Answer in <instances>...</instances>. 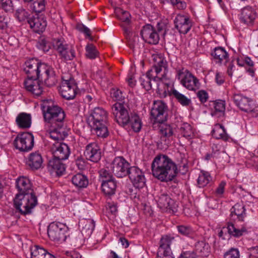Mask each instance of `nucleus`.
Here are the masks:
<instances>
[{
    "mask_svg": "<svg viewBox=\"0 0 258 258\" xmlns=\"http://www.w3.org/2000/svg\"><path fill=\"white\" fill-rule=\"evenodd\" d=\"M227 229L228 233L234 237L238 238L247 233V230L244 224L238 226L236 222L233 223L228 222L227 224Z\"/></svg>",
    "mask_w": 258,
    "mask_h": 258,
    "instance_id": "24",
    "label": "nucleus"
},
{
    "mask_svg": "<svg viewBox=\"0 0 258 258\" xmlns=\"http://www.w3.org/2000/svg\"><path fill=\"white\" fill-rule=\"evenodd\" d=\"M15 148L21 151H28L34 146V137L31 133H23L18 135L14 141Z\"/></svg>",
    "mask_w": 258,
    "mask_h": 258,
    "instance_id": "11",
    "label": "nucleus"
},
{
    "mask_svg": "<svg viewBox=\"0 0 258 258\" xmlns=\"http://www.w3.org/2000/svg\"><path fill=\"white\" fill-rule=\"evenodd\" d=\"M88 122L98 137L105 138L108 136V114L103 108L95 107L88 118Z\"/></svg>",
    "mask_w": 258,
    "mask_h": 258,
    "instance_id": "4",
    "label": "nucleus"
},
{
    "mask_svg": "<svg viewBox=\"0 0 258 258\" xmlns=\"http://www.w3.org/2000/svg\"><path fill=\"white\" fill-rule=\"evenodd\" d=\"M117 183L115 179L103 181L101 182L102 192L107 196H112L115 192Z\"/></svg>",
    "mask_w": 258,
    "mask_h": 258,
    "instance_id": "35",
    "label": "nucleus"
},
{
    "mask_svg": "<svg viewBox=\"0 0 258 258\" xmlns=\"http://www.w3.org/2000/svg\"><path fill=\"white\" fill-rule=\"evenodd\" d=\"M42 108L44 128L49 132L50 138L55 140H63L68 136L63 124L66 117L64 111L54 104H44Z\"/></svg>",
    "mask_w": 258,
    "mask_h": 258,
    "instance_id": "1",
    "label": "nucleus"
},
{
    "mask_svg": "<svg viewBox=\"0 0 258 258\" xmlns=\"http://www.w3.org/2000/svg\"><path fill=\"white\" fill-rule=\"evenodd\" d=\"M76 165L80 170L84 169L86 166L85 161L82 158H78L76 160Z\"/></svg>",
    "mask_w": 258,
    "mask_h": 258,
    "instance_id": "61",
    "label": "nucleus"
},
{
    "mask_svg": "<svg viewBox=\"0 0 258 258\" xmlns=\"http://www.w3.org/2000/svg\"><path fill=\"white\" fill-rule=\"evenodd\" d=\"M42 72L41 73L38 80L43 82L44 85L47 87H51L55 85L56 82V78L53 68L47 64L45 67L42 68Z\"/></svg>",
    "mask_w": 258,
    "mask_h": 258,
    "instance_id": "19",
    "label": "nucleus"
},
{
    "mask_svg": "<svg viewBox=\"0 0 258 258\" xmlns=\"http://www.w3.org/2000/svg\"><path fill=\"white\" fill-rule=\"evenodd\" d=\"M46 63H41L38 59H30L26 61L24 70L27 75V79L38 78L42 72V68L45 67Z\"/></svg>",
    "mask_w": 258,
    "mask_h": 258,
    "instance_id": "12",
    "label": "nucleus"
},
{
    "mask_svg": "<svg viewBox=\"0 0 258 258\" xmlns=\"http://www.w3.org/2000/svg\"><path fill=\"white\" fill-rule=\"evenodd\" d=\"M156 200L158 207L161 209H169L173 212L176 210V204L174 201L165 192L157 195Z\"/></svg>",
    "mask_w": 258,
    "mask_h": 258,
    "instance_id": "21",
    "label": "nucleus"
},
{
    "mask_svg": "<svg viewBox=\"0 0 258 258\" xmlns=\"http://www.w3.org/2000/svg\"><path fill=\"white\" fill-rule=\"evenodd\" d=\"M31 258H55L44 248L34 245L30 248Z\"/></svg>",
    "mask_w": 258,
    "mask_h": 258,
    "instance_id": "33",
    "label": "nucleus"
},
{
    "mask_svg": "<svg viewBox=\"0 0 258 258\" xmlns=\"http://www.w3.org/2000/svg\"><path fill=\"white\" fill-rule=\"evenodd\" d=\"M99 52L92 43H88L85 47V56L90 59H94L99 56Z\"/></svg>",
    "mask_w": 258,
    "mask_h": 258,
    "instance_id": "43",
    "label": "nucleus"
},
{
    "mask_svg": "<svg viewBox=\"0 0 258 258\" xmlns=\"http://www.w3.org/2000/svg\"><path fill=\"white\" fill-rule=\"evenodd\" d=\"M61 96L67 99H73L77 93V85L74 80L71 78L69 80L63 79L59 88Z\"/></svg>",
    "mask_w": 258,
    "mask_h": 258,
    "instance_id": "15",
    "label": "nucleus"
},
{
    "mask_svg": "<svg viewBox=\"0 0 258 258\" xmlns=\"http://www.w3.org/2000/svg\"><path fill=\"white\" fill-rule=\"evenodd\" d=\"M233 99L236 105L242 111L249 112L253 110L254 104L251 98L237 93L233 94Z\"/></svg>",
    "mask_w": 258,
    "mask_h": 258,
    "instance_id": "16",
    "label": "nucleus"
},
{
    "mask_svg": "<svg viewBox=\"0 0 258 258\" xmlns=\"http://www.w3.org/2000/svg\"><path fill=\"white\" fill-rule=\"evenodd\" d=\"M157 30L159 32L164 31L166 32L169 30L167 29V26L166 24L162 21L159 22L157 24Z\"/></svg>",
    "mask_w": 258,
    "mask_h": 258,
    "instance_id": "60",
    "label": "nucleus"
},
{
    "mask_svg": "<svg viewBox=\"0 0 258 258\" xmlns=\"http://www.w3.org/2000/svg\"><path fill=\"white\" fill-rule=\"evenodd\" d=\"M175 26L179 32H188L191 27L188 18L177 16L174 20Z\"/></svg>",
    "mask_w": 258,
    "mask_h": 258,
    "instance_id": "29",
    "label": "nucleus"
},
{
    "mask_svg": "<svg viewBox=\"0 0 258 258\" xmlns=\"http://www.w3.org/2000/svg\"><path fill=\"white\" fill-rule=\"evenodd\" d=\"M37 204V199L34 194H17L14 199L15 208L24 215L30 214Z\"/></svg>",
    "mask_w": 258,
    "mask_h": 258,
    "instance_id": "5",
    "label": "nucleus"
},
{
    "mask_svg": "<svg viewBox=\"0 0 258 258\" xmlns=\"http://www.w3.org/2000/svg\"><path fill=\"white\" fill-rule=\"evenodd\" d=\"M212 55L217 63L226 62L228 58V53L224 48L220 47L215 48Z\"/></svg>",
    "mask_w": 258,
    "mask_h": 258,
    "instance_id": "38",
    "label": "nucleus"
},
{
    "mask_svg": "<svg viewBox=\"0 0 258 258\" xmlns=\"http://www.w3.org/2000/svg\"><path fill=\"white\" fill-rule=\"evenodd\" d=\"M130 167V163L121 156L115 157L110 165L112 172L118 178L127 175Z\"/></svg>",
    "mask_w": 258,
    "mask_h": 258,
    "instance_id": "9",
    "label": "nucleus"
},
{
    "mask_svg": "<svg viewBox=\"0 0 258 258\" xmlns=\"http://www.w3.org/2000/svg\"><path fill=\"white\" fill-rule=\"evenodd\" d=\"M176 244V240L172 236H163L160 241L157 252L158 258H174L172 255L170 246Z\"/></svg>",
    "mask_w": 258,
    "mask_h": 258,
    "instance_id": "10",
    "label": "nucleus"
},
{
    "mask_svg": "<svg viewBox=\"0 0 258 258\" xmlns=\"http://www.w3.org/2000/svg\"><path fill=\"white\" fill-rule=\"evenodd\" d=\"M16 15L19 21H23L25 20L28 21L29 19H31L28 18L29 13L23 8H20L17 10Z\"/></svg>",
    "mask_w": 258,
    "mask_h": 258,
    "instance_id": "50",
    "label": "nucleus"
},
{
    "mask_svg": "<svg viewBox=\"0 0 258 258\" xmlns=\"http://www.w3.org/2000/svg\"><path fill=\"white\" fill-rule=\"evenodd\" d=\"M63 160L52 158L49 160L48 168L52 172H55L58 175H61L66 170V166L61 162Z\"/></svg>",
    "mask_w": 258,
    "mask_h": 258,
    "instance_id": "28",
    "label": "nucleus"
},
{
    "mask_svg": "<svg viewBox=\"0 0 258 258\" xmlns=\"http://www.w3.org/2000/svg\"><path fill=\"white\" fill-rule=\"evenodd\" d=\"M215 111L223 113L225 110V102L223 100H218L214 103Z\"/></svg>",
    "mask_w": 258,
    "mask_h": 258,
    "instance_id": "54",
    "label": "nucleus"
},
{
    "mask_svg": "<svg viewBox=\"0 0 258 258\" xmlns=\"http://www.w3.org/2000/svg\"><path fill=\"white\" fill-rule=\"evenodd\" d=\"M16 186L19 191L18 194H34L31 182L26 177H21L16 181Z\"/></svg>",
    "mask_w": 258,
    "mask_h": 258,
    "instance_id": "23",
    "label": "nucleus"
},
{
    "mask_svg": "<svg viewBox=\"0 0 258 258\" xmlns=\"http://www.w3.org/2000/svg\"><path fill=\"white\" fill-rule=\"evenodd\" d=\"M43 160L41 154L38 152L30 154L27 161V165L33 169H38L41 167Z\"/></svg>",
    "mask_w": 258,
    "mask_h": 258,
    "instance_id": "32",
    "label": "nucleus"
},
{
    "mask_svg": "<svg viewBox=\"0 0 258 258\" xmlns=\"http://www.w3.org/2000/svg\"><path fill=\"white\" fill-rule=\"evenodd\" d=\"M212 181L210 174L206 171H202L197 179V185L199 187H204Z\"/></svg>",
    "mask_w": 258,
    "mask_h": 258,
    "instance_id": "42",
    "label": "nucleus"
},
{
    "mask_svg": "<svg viewBox=\"0 0 258 258\" xmlns=\"http://www.w3.org/2000/svg\"><path fill=\"white\" fill-rule=\"evenodd\" d=\"M28 23L30 27L34 29V32H43L47 25L46 21L38 17L29 19Z\"/></svg>",
    "mask_w": 258,
    "mask_h": 258,
    "instance_id": "31",
    "label": "nucleus"
},
{
    "mask_svg": "<svg viewBox=\"0 0 258 258\" xmlns=\"http://www.w3.org/2000/svg\"><path fill=\"white\" fill-rule=\"evenodd\" d=\"M69 228L66 224L53 222L51 223L47 229L49 237L54 241H64L67 237L66 234L68 232Z\"/></svg>",
    "mask_w": 258,
    "mask_h": 258,
    "instance_id": "7",
    "label": "nucleus"
},
{
    "mask_svg": "<svg viewBox=\"0 0 258 258\" xmlns=\"http://www.w3.org/2000/svg\"><path fill=\"white\" fill-rule=\"evenodd\" d=\"M197 97L201 102H206L208 99V94L205 90H200L197 93Z\"/></svg>",
    "mask_w": 258,
    "mask_h": 258,
    "instance_id": "58",
    "label": "nucleus"
},
{
    "mask_svg": "<svg viewBox=\"0 0 258 258\" xmlns=\"http://www.w3.org/2000/svg\"><path fill=\"white\" fill-rule=\"evenodd\" d=\"M51 44L59 54L66 60H72L75 57V50L69 47L62 38H53Z\"/></svg>",
    "mask_w": 258,
    "mask_h": 258,
    "instance_id": "8",
    "label": "nucleus"
},
{
    "mask_svg": "<svg viewBox=\"0 0 258 258\" xmlns=\"http://www.w3.org/2000/svg\"><path fill=\"white\" fill-rule=\"evenodd\" d=\"M24 86L27 91L33 95L38 96L42 92V87L38 78L27 79L24 82Z\"/></svg>",
    "mask_w": 258,
    "mask_h": 258,
    "instance_id": "22",
    "label": "nucleus"
},
{
    "mask_svg": "<svg viewBox=\"0 0 258 258\" xmlns=\"http://www.w3.org/2000/svg\"><path fill=\"white\" fill-rule=\"evenodd\" d=\"M212 136L216 139H222L225 141L228 139V136L224 126L219 123L214 125L212 131Z\"/></svg>",
    "mask_w": 258,
    "mask_h": 258,
    "instance_id": "40",
    "label": "nucleus"
},
{
    "mask_svg": "<svg viewBox=\"0 0 258 258\" xmlns=\"http://www.w3.org/2000/svg\"><path fill=\"white\" fill-rule=\"evenodd\" d=\"M52 144L51 151L53 155V158L66 160L70 155V149L68 146L62 143L59 142V140H55Z\"/></svg>",
    "mask_w": 258,
    "mask_h": 258,
    "instance_id": "17",
    "label": "nucleus"
},
{
    "mask_svg": "<svg viewBox=\"0 0 258 258\" xmlns=\"http://www.w3.org/2000/svg\"><path fill=\"white\" fill-rule=\"evenodd\" d=\"M0 8L7 13H13L14 11L12 0H0Z\"/></svg>",
    "mask_w": 258,
    "mask_h": 258,
    "instance_id": "47",
    "label": "nucleus"
},
{
    "mask_svg": "<svg viewBox=\"0 0 258 258\" xmlns=\"http://www.w3.org/2000/svg\"><path fill=\"white\" fill-rule=\"evenodd\" d=\"M152 58L153 60V67L147 72L146 76H143L140 80L142 86L147 91L152 89V82L157 85H158V81L167 85L169 84L166 76L168 65L164 55L161 53H153Z\"/></svg>",
    "mask_w": 258,
    "mask_h": 258,
    "instance_id": "2",
    "label": "nucleus"
},
{
    "mask_svg": "<svg viewBox=\"0 0 258 258\" xmlns=\"http://www.w3.org/2000/svg\"><path fill=\"white\" fill-rule=\"evenodd\" d=\"M152 31V32H156L153 27L150 24H146L143 26L141 32H148Z\"/></svg>",
    "mask_w": 258,
    "mask_h": 258,
    "instance_id": "64",
    "label": "nucleus"
},
{
    "mask_svg": "<svg viewBox=\"0 0 258 258\" xmlns=\"http://www.w3.org/2000/svg\"><path fill=\"white\" fill-rule=\"evenodd\" d=\"M180 132L183 137L188 139L192 138L195 136L192 127L187 123H183L181 125L180 127Z\"/></svg>",
    "mask_w": 258,
    "mask_h": 258,
    "instance_id": "44",
    "label": "nucleus"
},
{
    "mask_svg": "<svg viewBox=\"0 0 258 258\" xmlns=\"http://www.w3.org/2000/svg\"><path fill=\"white\" fill-rule=\"evenodd\" d=\"M226 184V183L224 181H222L220 183L216 190V194L217 196L221 197L223 194Z\"/></svg>",
    "mask_w": 258,
    "mask_h": 258,
    "instance_id": "59",
    "label": "nucleus"
},
{
    "mask_svg": "<svg viewBox=\"0 0 258 258\" xmlns=\"http://www.w3.org/2000/svg\"><path fill=\"white\" fill-rule=\"evenodd\" d=\"M38 46L39 49L42 50L44 52H47L51 48L50 42L45 38L42 37L40 39Z\"/></svg>",
    "mask_w": 258,
    "mask_h": 258,
    "instance_id": "51",
    "label": "nucleus"
},
{
    "mask_svg": "<svg viewBox=\"0 0 258 258\" xmlns=\"http://www.w3.org/2000/svg\"><path fill=\"white\" fill-rule=\"evenodd\" d=\"M179 258H198V257L195 251H186L182 252Z\"/></svg>",
    "mask_w": 258,
    "mask_h": 258,
    "instance_id": "57",
    "label": "nucleus"
},
{
    "mask_svg": "<svg viewBox=\"0 0 258 258\" xmlns=\"http://www.w3.org/2000/svg\"><path fill=\"white\" fill-rule=\"evenodd\" d=\"M79 227L84 237H89L94 229L95 222L91 219H83L79 222Z\"/></svg>",
    "mask_w": 258,
    "mask_h": 258,
    "instance_id": "25",
    "label": "nucleus"
},
{
    "mask_svg": "<svg viewBox=\"0 0 258 258\" xmlns=\"http://www.w3.org/2000/svg\"><path fill=\"white\" fill-rule=\"evenodd\" d=\"M72 182L74 185L78 188L86 187L89 183L87 176L80 173L73 176Z\"/></svg>",
    "mask_w": 258,
    "mask_h": 258,
    "instance_id": "37",
    "label": "nucleus"
},
{
    "mask_svg": "<svg viewBox=\"0 0 258 258\" xmlns=\"http://www.w3.org/2000/svg\"><path fill=\"white\" fill-rule=\"evenodd\" d=\"M99 173L101 182L103 181L114 179L112 173L108 169H102L99 171Z\"/></svg>",
    "mask_w": 258,
    "mask_h": 258,
    "instance_id": "49",
    "label": "nucleus"
},
{
    "mask_svg": "<svg viewBox=\"0 0 258 258\" xmlns=\"http://www.w3.org/2000/svg\"><path fill=\"white\" fill-rule=\"evenodd\" d=\"M177 78L180 83L189 90L196 91L200 87L199 80L187 70H178Z\"/></svg>",
    "mask_w": 258,
    "mask_h": 258,
    "instance_id": "6",
    "label": "nucleus"
},
{
    "mask_svg": "<svg viewBox=\"0 0 258 258\" xmlns=\"http://www.w3.org/2000/svg\"><path fill=\"white\" fill-rule=\"evenodd\" d=\"M248 250L250 255L258 258V246L249 247Z\"/></svg>",
    "mask_w": 258,
    "mask_h": 258,
    "instance_id": "63",
    "label": "nucleus"
},
{
    "mask_svg": "<svg viewBox=\"0 0 258 258\" xmlns=\"http://www.w3.org/2000/svg\"><path fill=\"white\" fill-rule=\"evenodd\" d=\"M84 155L87 159L97 162L101 158V151L98 145L95 142L91 143L86 146Z\"/></svg>",
    "mask_w": 258,
    "mask_h": 258,
    "instance_id": "20",
    "label": "nucleus"
},
{
    "mask_svg": "<svg viewBox=\"0 0 258 258\" xmlns=\"http://www.w3.org/2000/svg\"><path fill=\"white\" fill-rule=\"evenodd\" d=\"M178 232L183 236H190L194 233V230L187 225H179L177 226Z\"/></svg>",
    "mask_w": 258,
    "mask_h": 258,
    "instance_id": "48",
    "label": "nucleus"
},
{
    "mask_svg": "<svg viewBox=\"0 0 258 258\" xmlns=\"http://www.w3.org/2000/svg\"><path fill=\"white\" fill-rule=\"evenodd\" d=\"M175 128L172 125L168 124H163L160 126V132L162 138H169L173 135Z\"/></svg>",
    "mask_w": 258,
    "mask_h": 258,
    "instance_id": "45",
    "label": "nucleus"
},
{
    "mask_svg": "<svg viewBox=\"0 0 258 258\" xmlns=\"http://www.w3.org/2000/svg\"><path fill=\"white\" fill-rule=\"evenodd\" d=\"M154 177L162 182L172 180L176 176V165L168 156L160 155L155 157L151 165Z\"/></svg>",
    "mask_w": 258,
    "mask_h": 258,
    "instance_id": "3",
    "label": "nucleus"
},
{
    "mask_svg": "<svg viewBox=\"0 0 258 258\" xmlns=\"http://www.w3.org/2000/svg\"><path fill=\"white\" fill-rule=\"evenodd\" d=\"M116 11L119 19L124 23L121 25V27L123 28L124 32H130L129 23L131 18L130 14L128 12L120 8H118L116 10Z\"/></svg>",
    "mask_w": 258,
    "mask_h": 258,
    "instance_id": "34",
    "label": "nucleus"
},
{
    "mask_svg": "<svg viewBox=\"0 0 258 258\" xmlns=\"http://www.w3.org/2000/svg\"><path fill=\"white\" fill-rule=\"evenodd\" d=\"M230 217L232 220L243 221L246 216L245 209L243 205L236 204L230 210Z\"/></svg>",
    "mask_w": 258,
    "mask_h": 258,
    "instance_id": "26",
    "label": "nucleus"
},
{
    "mask_svg": "<svg viewBox=\"0 0 258 258\" xmlns=\"http://www.w3.org/2000/svg\"><path fill=\"white\" fill-rule=\"evenodd\" d=\"M224 258H239L240 254L238 249L232 248L225 253Z\"/></svg>",
    "mask_w": 258,
    "mask_h": 258,
    "instance_id": "53",
    "label": "nucleus"
},
{
    "mask_svg": "<svg viewBox=\"0 0 258 258\" xmlns=\"http://www.w3.org/2000/svg\"><path fill=\"white\" fill-rule=\"evenodd\" d=\"M170 94L175 97L177 101L183 106H188L191 103L190 99L180 93L174 88L171 89Z\"/></svg>",
    "mask_w": 258,
    "mask_h": 258,
    "instance_id": "41",
    "label": "nucleus"
},
{
    "mask_svg": "<svg viewBox=\"0 0 258 258\" xmlns=\"http://www.w3.org/2000/svg\"><path fill=\"white\" fill-rule=\"evenodd\" d=\"M76 28L78 31L81 32H90L91 31H99V30H97L95 28L91 27V28H89L81 23H79L77 25Z\"/></svg>",
    "mask_w": 258,
    "mask_h": 258,
    "instance_id": "55",
    "label": "nucleus"
},
{
    "mask_svg": "<svg viewBox=\"0 0 258 258\" xmlns=\"http://www.w3.org/2000/svg\"><path fill=\"white\" fill-rule=\"evenodd\" d=\"M215 80L218 85H220L222 84L224 82L223 75L221 73L217 72L216 74Z\"/></svg>",
    "mask_w": 258,
    "mask_h": 258,
    "instance_id": "62",
    "label": "nucleus"
},
{
    "mask_svg": "<svg viewBox=\"0 0 258 258\" xmlns=\"http://www.w3.org/2000/svg\"><path fill=\"white\" fill-rule=\"evenodd\" d=\"M125 127L132 130L135 132H139L142 127V122L140 117L136 114H132L127 125Z\"/></svg>",
    "mask_w": 258,
    "mask_h": 258,
    "instance_id": "36",
    "label": "nucleus"
},
{
    "mask_svg": "<svg viewBox=\"0 0 258 258\" xmlns=\"http://www.w3.org/2000/svg\"><path fill=\"white\" fill-rule=\"evenodd\" d=\"M195 251L197 255L207 256L210 252V247L205 241H199L195 245Z\"/></svg>",
    "mask_w": 258,
    "mask_h": 258,
    "instance_id": "39",
    "label": "nucleus"
},
{
    "mask_svg": "<svg viewBox=\"0 0 258 258\" xmlns=\"http://www.w3.org/2000/svg\"><path fill=\"white\" fill-rule=\"evenodd\" d=\"M127 175L136 188H141L145 186V176L139 168L135 166L131 167Z\"/></svg>",
    "mask_w": 258,
    "mask_h": 258,
    "instance_id": "18",
    "label": "nucleus"
},
{
    "mask_svg": "<svg viewBox=\"0 0 258 258\" xmlns=\"http://www.w3.org/2000/svg\"><path fill=\"white\" fill-rule=\"evenodd\" d=\"M45 9L44 0L35 1L33 3V10L36 13H39Z\"/></svg>",
    "mask_w": 258,
    "mask_h": 258,
    "instance_id": "52",
    "label": "nucleus"
},
{
    "mask_svg": "<svg viewBox=\"0 0 258 258\" xmlns=\"http://www.w3.org/2000/svg\"><path fill=\"white\" fill-rule=\"evenodd\" d=\"M110 93L112 97L116 100H120L124 97L122 92L117 88L112 89Z\"/></svg>",
    "mask_w": 258,
    "mask_h": 258,
    "instance_id": "56",
    "label": "nucleus"
},
{
    "mask_svg": "<svg viewBox=\"0 0 258 258\" xmlns=\"http://www.w3.org/2000/svg\"><path fill=\"white\" fill-rule=\"evenodd\" d=\"M112 111L119 125L123 127L127 125L131 115H129L128 111L123 104L115 103L112 107Z\"/></svg>",
    "mask_w": 258,
    "mask_h": 258,
    "instance_id": "13",
    "label": "nucleus"
},
{
    "mask_svg": "<svg viewBox=\"0 0 258 258\" xmlns=\"http://www.w3.org/2000/svg\"><path fill=\"white\" fill-rule=\"evenodd\" d=\"M167 106L162 101H154L151 110V115L158 122H162L166 119Z\"/></svg>",
    "mask_w": 258,
    "mask_h": 258,
    "instance_id": "14",
    "label": "nucleus"
},
{
    "mask_svg": "<svg viewBox=\"0 0 258 258\" xmlns=\"http://www.w3.org/2000/svg\"><path fill=\"white\" fill-rule=\"evenodd\" d=\"M256 12L251 7L247 6L241 10V21L247 24H251L256 18Z\"/></svg>",
    "mask_w": 258,
    "mask_h": 258,
    "instance_id": "27",
    "label": "nucleus"
},
{
    "mask_svg": "<svg viewBox=\"0 0 258 258\" xmlns=\"http://www.w3.org/2000/svg\"><path fill=\"white\" fill-rule=\"evenodd\" d=\"M143 39L149 44H156L159 40L158 33H140Z\"/></svg>",
    "mask_w": 258,
    "mask_h": 258,
    "instance_id": "46",
    "label": "nucleus"
},
{
    "mask_svg": "<svg viewBox=\"0 0 258 258\" xmlns=\"http://www.w3.org/2000/svg\"><path fill=\"white\" fill-rule=\"evenodd\" d=\"M16 122L19 128L27 129L30 127L32 118L30 114L25 112L19 113L16 118Z\"/></svg>",
    "mask_w": 258,
    "mask_h": 258,
    "instance_id": "30",
    "label": "nucleus"
}]
</instances>
